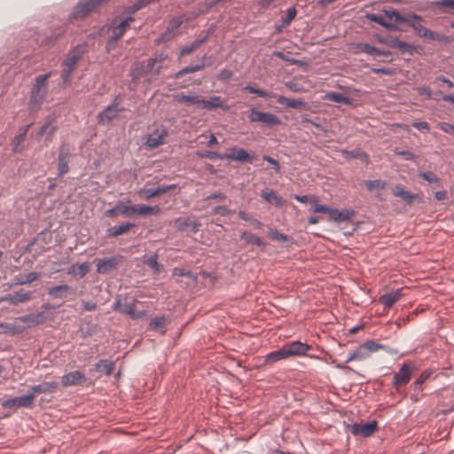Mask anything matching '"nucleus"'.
<instances>
[{
    "instance_id": "39448f33",
    "label": "nucleus",
    "mask_w": 454,
    "mask_h": 454,
    "mask_svg": "<svg viewBox=\"0 0 454 454\" xmlns=\"http://www.w3.org/2000/svg\"><path fill=\"white\" fill-rule=\"evenodd\" d=\"M18 323L24 327V332L27 328H31L44 323L48 317L43 311H36L27 315L18 317Z\"/></svg>"
},
{
    "instance_id": "ddd939ff",
    "label": "nucleus",
    "mask_w": 454,
    "mask_h": 454,
    "mask_svg": "<svg viewBox=\"0 0 454 454\" xmlns=\"http://www.w3.org/2000/svg\"><path fill=\"white\" fill-rule=\"evenodd\" d=\"M31 299L32 292L20 289L12 294L0 296V302L7 301L12 305H18L20 303L29 301Z\"/></svg>"
},
{
    "instance_id": "a211bd4d",
    "label": "nucleus",
    "mask_w": 454,
    "mask_h": 454,
    "mask_svg": "<svg viewBox=\"0 0 454 454\" xmlns=\"http://www.w3.org/2000/svg\"><path fill=\"white\" fill-rule=\"evenodd\" d=\"M121 256H112L99 260L97 265V271L101 274L107 273L116 268L120 262Z\"/></svg>"
},
{
    "instance_id": "a878e982",
    "label": "nucleus",
    "mask_w": 454,
    "mask_h": 454,
    "mask_svg": "<svg viewBox=\"0 0 454 454\" xmlns=\"http://www.w3.org/2000/svg\"><path fill=\"white\" fill-rule=\"evenodd\" d=\"M39 272H30L27 274L26 276L18 275L15 276L13 278V282L12 284H9L10 287L16 286H24V285H29L33 281L36 280L40 277Z\"/></svg>"
},
{
    "instance_id": "c03bdc74",
    "label": "nucleus",
    "mask_w": 454,
    "mask_h": 454,
    "mask_svg": "<svg viewBox=\"0 0 454 454\" xmlns=\"http://www.w3.org/2000/svg\"><path fill=\"white\" fill-rule=\"evenodd\" d=\"M273 55L284 61H286V62L292 64V65H296L298 67H303L306 65L305 61L296 59L294 58H290L286 53H284L282 51H276L273 52Z\"/></svg>"
},
{
    "instance_id": "393cba45",
    "label": "nucleus",
    "mask_w": 454,
    "mask_h": 454,
    "mask_svg": "<svg viewBox=\"0 0 454 454\" xmlns=\"http://www.w3.org/2000/svg\"><path fill=\"white\" fill-rule=\"evenodd\" d=\"M355 215V211L353 209H332L331 213V220L336 223L349 221Z\"/></svg>"
},
{
    "instance_id": "72a5a7b5",
    "label": "nucleus",
    "mask_w": 454,
    "mask_h": 454,
    "mask_svg": "<svg viewBox=\"0 0 454 454\" xmlns=\"http://www.w3.org/2000/svg\"><path fill=\"white\" fill-rule=\"evenodd\" d=\"M392 48L399 49L403 53H409L410 55H413L417 52V47L415 45L400 41L397 37L395 38Z\"/></svg>"
},
{
    "instance_id": "338daca9",
    "label": "nucleus",
    "mask_w": 454,
    "mask_h": 454,
    "mask_svg": "<svg viewBox=\"0 0 454 454\" xmlns=\"http://www.w3.org/2000/svg\"><path fill=\"white\" fill-rule=\"evenodd\" d=\"M419 176H421L424 180L427 181L430 184L438 183V177L433 174L432 172H420Z\"/></svg>"
},
{
    "instance_id": "aec40b11",
    "label": "nucleus",
    "mask_w": 454,
    "mask_h": 454,
    "mask_svg": "<svg viewBox=\"0 0 454 454\" xmlns=\"http://www.w3.org/2000/svg\"><path fill=\"white\" fill-rule=\"evenodd\" d=\"M200 106L208 111L217 108L227 110L229 108L228 105L223 103L219 96H213L209 99L200 98Z\"/></svg>"
},
{
    "instance_id": "052dcab7",
    "label": "nucleus",
    "mask_w": 454,
    "mask_h": 454,
    "mask_svg": "<svg viewBox=\"0 0 454 454\" xmlns=\"http://www.w3.org/2000/svg\"><path fill=\"white\" fill-rule=\"evenodd\" d=\"M244 90L250 92L258 95L261 98H270V93L261 89L254 88L251 85H247L244 87Z\"/></svg>"
},
{
    "instance_id": "c9c22d12",
    "label": "nucleus",
    "mask_w": 454,
    "mask_h": 454,
    "mask_svg": "<svg viewBox=\"0 0 454 454\" xmlns=\"http://www.w3.org/2000/svg\"><path fill=\"white\" fill-rule=\"evenodd\" d=\"M164 133L160 134L158 131L150 134L145 141V145L150 148H156L164 143Z\"/></svg>"
},
{
    "instance_id": "2f4dec72",
    "label": "nucleus",
    "mask_w": 454,
    "mask_h": 454,
    "mask_svg": "<svg viewBox=\"0 0 454 454\" xmlns=\"http://www.w3.org/2000/svg\"><path fill=\"white\" fill-rule=\"evenodd\" d=\"M240 239L248 244H252L262 248H265L267 246L261 238L249 231L241 232Z\"/></svg>"
},
{
    "instance_id": "f3484780",
    "label": "nucleus",
    "mask_w": 454,
    "mask_h": 454,
    "mask_svg": "<svg viewBox=\"0 0 454 454\" xmlns=\"http://www.w3.org/2000/svg\"><path fill=\"white\" fill-rule=\"evenodd\" d=\"M403 290V288H398L384 294L380 297V304H382L385 308L392 307L404 295Z\"/></svg>"
},
{
    "instance_id": "412c9836",
    "label": "nucleus",
    "mask_w": 454,
    "mask_h": 454,
    "mask_svg": "<svg viewBox=\"0 0 454 454\" xmlns=\"http://www.w3.org/2000/svg\"><path fill=\"white\" fill-rule=\"evenodd\" d=\"M86 45L87 43H83L74 47L69 51L67 58L64 61L75 67L76 63L82 59V57L85 53Z\"/></svg>"
},
{
    "instance_id": "37998d69",
    "label": "nucleus",
    "mask_w": 454,
    "mask_h": 454,
    "mask_svg": "<svg viewBox=\"0 0 454 454\" xmlns=\"http://www.w3.org/2000/svg\"><path fill=\"white\" fill-rule=\"evenodd\" d=\"M143 262L153 269L155 273H160V265L158 262L157 254L145 255L143 257Z\"/></svg>"
},
{
    "instance_id": "3c124183",
    "label": "nucleus",
    "mask_w": 454,
    "mask_h": 454,
    "mask_svg": "<svg viewBox=\"0 0 454 454\" xmlns=\"http://www.w3.org/2000/svg\"><path fill=\"white\" fill-rule=\"evenodd\" d=\"M356 49L371 55H381V50L376 48L375 46L370 45L368 43H357Z\"/></svg>"
},
{
    "instance_id": "5701e85b",
    "label": "nucleus",
    "mask_w": 454,
    "mask_h": 454,
    "mask_svg": "<svg viewBox=\"0 0 454 454\" xmlns=\"http://www.w3.org/2000/svg\"><path fill=\"white\" fill-rule=\"evenodd\" d=\"M120 20V22L114 28L113 33L116 35L117 37H121L125 31L130 27L131 23L135 20L134 18H123L121 16L116 17L114 20V23H116L117 20Z\"/></svg>"
},
{
    "instance_id": "69168bd1",
    "label": "nucleus",
    "mask_w": 454,
    "mask_h": 454,
    "mask_svg": "<svg viewBox=\"0 0 454 454\" xmlns=\"http://www.w3.org/2000/svg\"><path fill=\"white\" fill-rule=\"evenodd\" d=\"M213 213L216 215H220L222 216L230 215L234 213L233 210L227 208L224 206H216L213 208Z\"/></svg>"
},
{
    "instance_id": "774afa93",
    "label": "nucleus",
    "mask_w": 454,
    "mask_h": 454,
    "mask_svg": "<svg viewBox=\"0 0 454 454\" xmlns=\"http://www.w3.org/2000/svg\"><path fill=\"white\" fill-rule=\"evenodd\" d=\"M119 39L120 37H117L116 35H114V33L112 34L111 37L109 38L106 45V50L107 52H110L116 47Z\"/></svg>"
},
{
    "instance_id": "9b49d317",
    "label": "nucleus",
    "mask_w": 454,
    "mask_h": 454,
    "mask_svg": "<svg viewBox=\"0 0 454 454\" xmlns=\"http://www.w3.org/2000/svg\"><path fill=\"white\" fill-rule=\"evenodd\" d=\"M414 364L411 362L404 363L399 372L394 376V384L398 388L405 386L411 380Z\"/></svg>"
},
{
    "instance_id": "7ed1b4c3",
    "label": "nucleus",
    "mask_w": 454,
    "mask_h": 454,
    "mask_svg": "<svg viewBox=\"0 0 454 454\" xmlns=\"http://www.w3.org/2000/svg\"><path fill=\"white\" fill-rule=\"evenodd\" d=\"M51 74V73L50 72L35 77V83L30 91L29 106L31 108L37 109L43 102L48 91L47 80Z\"/></svg>"
},
{
    "instance_id": "0e129e2a",
    "label": "nucleus",
    "mask_w": 454,
    "mask_h": 454,
    "mask_svg": "<svg viewBox=\"0 0 454 454\" xmlns=\"http://www.w3.org/2000/svg\"><path fill=\"white\" fill-rule=\"evenodd\" d=\"M366 19L372 21V22H375V23H378L379 25L380 26H386V20L381 17L380 15H378V14H375V13H367L365 15Z\"/></svg>"
},
{
    "instance_id": "6e6d98bb",
    "label": "nucleus",
    "mask_w": 454,
    "mask_h": 454,
    "mask_svg": "<svg viewBox=\"0 0 454 454\" xmlns=\"http://www.w3.org/2000/svg\"><path fill=\"white\" fill-rule=\"evenodd\" d=\"M49 126H50V123L49 122H46L45 124H43L40 130L38 131V137H43L45 133H46V140L47 141H51V137L53 136V134L56 132L57 130V128L56 127H51L50 128L49 131L47 132V129H49Z\"/></svg>"
},
{
    "instance_id": "473e14b6",
    "label": "nucleus",
    "mask_w": 454,
    "mask_h": 454,
    "mask_svg": "<svg viewBox=\"0 0 454 454\" xmlns=\"http://www.w3.org/2000/svg\"><path fill=\"white\" fill-rule=\"evenodd\" d=\"M135 225L132 223H125L118 226H113L107 229L106 233L108 237H117L129 231Z\"/></svg>"
},
{
    "instance_id": "4be33fe9",
    "label": "nucleus",
    "mask_w": 454,
    "mask_h": 454,
    "mask_svg": "<svg viewBox=\"0 0 454 454\" xmlns=\"http://www.w3.org/2000/svg\"><path fill=\"white\" fill-rule=\"evenodd\" d=\"M24 332V327L18 323V318H14L12 322L0 323V333L9 335H15Z\"/></svg>"
},
{
    "instance_id": "c85d7f7f",
    "label": "nucleus",
    "mask_w": 454,
    "mask_h": 454,
    "mask_svg": "<svg viewBox=\"0 0 454 454\" xmlns=\"http://www.w3.org/2000/svg\"><path fill=\"white\" fill-rule=\"evenodd\" d=\"M174 101L178 103H184L185 105H200V97L197 94L192 95H184L183 93H177L173 96Z\"/></svg>"
},
{
    "instance_id": "b1692460",
    "label": "nucleus",
    "mask_w": 454,
    "mask_h": 454,
    "mask_svg": "<svg viewBox=\"0 0 454 454\" xmlns=\"http://www.w3.org/2000/svg\"><path fill=\"white\" fill-rule=\"evenodd\" d=\"M58 387V383L56 381L50 382H43L39 385L33 386L31 387V393L29 395H34V398L37 394H48L53 393Z\"/></svg>"
},
{
    "instance_id": "6e6552de",
    "label": "nucleus",
    "mask_w": 454,
    "mask_h": 454,
    "mask_svg": "<svg viewBox=\"0 0 454 454\" xmlns=\"http://www.w3.org/2000/svg\"><path fill=\"white\" fill-rule=\"evenodd\" d=\"M348 429L353 435H361L363 437H369L375 431H377L378 423L375 420H372V421L365 423V424L354 423L351 425H348Z\"/></svg>"
},
{
    "instance_id": "2eb2a0df",
    "label": "nucleus",
    "mask_w": 454,
    "mask_h": 454,
    "mask_svg": "<svg viewBox=\"0 0 454 454\" xmlns=\"http://www.w3.org/2000/svg\"><path fill=\"white\" fill-rule=\"evenodd\" d=\"M223 158L226 160H235L239 162H249L252 163L254 160V155L247 153L243 148L234 147L230 150L229 153L223 155Z\"/></svg>"
},
{
    "instance_id": "f257e3e1",
    "label": "nucleus",
    "mask_w": 454,
    "mask_h": 454,
    "mask_svg": "<svg viewBox=\"0 0 454 454\" xmlns=\"http://www.w3.org/2000/svg\"><path fill=\"white\" fill-rule=\"evenodd\" d=\"M403 23L408 24L419 36L427 40L438 41L443 43L450 42V38L449 36L426 28L423 26V19L418 14L411 12L407 13Z\"/></svg>"
},
{
    "instance_id": "bb28decb",
    "label": "nucleus",
    "mask_w": 454,
    "mask_h": 454,
    "mask_svg": "<svg viewBox=\"0 0 454 454\" xmlns=\"http://www.w3.org/2000/svg\"><path fill=\"white\" fill-rule=\"evenodd\" d=\"M174 187H175L174 184H170V185L159 186L157 188H147V189L145 188V189L141 190L140 193L145 198L151 199V198L159 196L160 194L166 193L167 192H168L169 190H171Z\"/></svg>"
},
{
    "instance_id": "0eeeda50",
    "label": "nucleus",
    "mask_w": 454,
    "mask_h": 454,
    "mask_svg": "<svg viewBox=\"0 0 454 454\" xmlns=\"http://www.w3.org/2000/svg\"><path fill=\"white\" fill-rule=\"evenodd\" d=\"M157 63L155 62V59L153 58H150L147 59L146 64L144 62H139L136 64V66L132 69V74L133 78H138L144 74H151L153 73L154 75H159L160 73V70L162 68L161 65H158L155 67Z\"/></svg>"
},
{
    "instance_id": "c756f323",
    "label": "nucleus",
    "mask_w": 454,
    "mask_h": 454,
    "mask_svg": "<svg viewBox=\"0 0 454 454\" xmlns=\"http://www.w3.org/2000/svg\"><path fill=\"white\" fill-rule=\"evenodd\" d=\"M210 35V31H208L204 36L196 39L191 44L185 45L180 51V56L187 55L197 50L200 45H202L208 38Z\"/></svg>"
},
{
    "instance_id": "4c0bfd02",
    "label": "nucleus",
    "mask_w": 454,
    "mask_h": 454,
    "mask_svg": "<svg viewBox=\"0 0 454 454\" xmlns=\"http://www.w3.org/2000/svg\"><path fill=\"white\" fill-rule=\"evenodd\" d=\"M71 291V287L67 285H59L48 290V294L53 298H63L67 292Z\"/></svg>"
},
{
    "instance_id": "a19ab883",
    "label": "nucleus",
    "mask_w": 454,
    "mask_h": 454,
    "mask_svg": "<svg viewBox=\"0 0 454 454\" xmlns=\"http://www.w3.org/2000/svg\"><path fill=\"white\" fill-rule=\"evenodd\" d=\"M90 270V266L88 262H82L81 264L72 265L68 273L73 274L74 276H78L80 278H83Z\"/></svg>"
},
{
    "instance_id": "cd10ccee",
    "label": "nucleus",
    "mask_w": 454,
    "mask_h": 454,
    "mask_svg": "<svg viewBox=\"0 0 454 454\" xmlns=\"http://www.w3.org/2000/svg\"><path fill=\"white\" fill-rule=\"evenodd\" d=\"M262 198L268 203L273 204L277 207L283 205V200L273 190L266 188L262 191Z\"/></svg>"
},
{
    "instance_id": "4d7b16f0",
    "label": "nucleus",
    "mask_w": 454,
    "mask_h": 454,
    "mask_svg": "<svg viewBox=\"0 0 454 454\" xmlns=\"http://www.w3.org/2000/svg\"><path fill=\"white\" fill-rule=\"evenodd\" d=\"M268 235L274 240H278L280 242H288L290 240L289 236L280 233L278 230L270 228L268 231Z\"/></svg>"
},
{
    "instance_id": "423d86ee",
    "label": "nucleus",
    "mask_w": 454,
    "mask_h": 454,
    "mask_svg": "<svg viewBox=\"0 0 454 454\" xmlns=\"http://www.w3.org/2000/svg\"><path fill=\"white\" fill-rule=\"evenodd\" d=\"M113 309L121 313L129 315L131 318H138L145 315L144 312L137 313L135 311V300L125 298L117 300L113 305Z\"/></svg>"
},
{
    "instance_id": "a18cd8bd",
    "label": "nucleus",
    "mask_w": 454,
    "mask_h": 454,
    "mask_svg": "<svg viewBox=\"0 0 454 454\" xmlns=\"http://www.w3.org/2000/svg\"><path fill=\"white\" fill-rule=\"evenodd\" d=\"M219 4L216 0H205L197 6V14L208 12L215 4Z\"/></svg>"
},
{
    "instance_id": "f8f14e48",
    "label": "nucleus",
    "mask_w": 454,
    "mask_h": 454,
    "mask_svg": "<svg viewBox=\"0 0 454 454\" xmlns=\"http://www.w3.org/2000/svg\"><path fill=\"white\" fill-rule=\"evenodd\" d=\"M382 348L381 345L376 342H364L360 345L356 350L351 354L350 360H362L369 356L372 353L378 351Z\"/></svg>"
},
{
    "instance_id": "680f3d73",
    "label": "nucleus",
    "mask_w": 454,
    "mask_h": 454,
    "mask_svg": "<svg viewBox=\"0 0 454 454\" xmlns=\"http://www.w3.org/2000/svg\"><path fill=\"white\" fill-rule=\"evenodd\" d=\"M342 154L347 159H357L365 156V154L360 150H352V151H342Z\"/></svg>"
},
{
    "instance_id": "603ef678",
    "label": "nucleus",
    "mask_w": 454,
    "mask_h": 454,
    "mask_svg": "<svg viewBox=\"0 0 454 454\" xmlns=\"http://www.w3.org/2000/svg\"><path fill=\"white\" fill-rule=\"evenodd\" d=\"M297 13V11L294 7L289 8L286 12V18L282 20L281 26L278 28V31H281L283 27H286L290 25V23L294 20Z\"/></svg>"
},
{
    "instance_id": "20e7f679",
    "label": "nucleus",
    "mask_w": 454,
    "mask_h": 454,
    "mask_svg": "<svg viewBox=\"0 0 454 454\" xmlns=\"http://www.w3.org/2000/svg\"><path fill=\"white\" fill-rule=\"evenodd\" d=\"M248 119L251 122H262L269 127H274L281 123L279 118L274 114L261 112L254 108L250 110Z\"/></svg>"
},
{
    "instance_id": "e433bc0d",
    "label": "nucleus",
    "mask_w": 454,
    "mask_h": 454,
    "mask_svg": "<svg viewBox=\"0 0 454 454\" xmlns=\"http://www.w3.org/2000/svg\"><path fill=\"white\" fill-rule=\"evenodd\" d=\"M168 319L165 317H155L150 322V328L159 333H164Z\"/></svg>"
},
{
    "instance_id": "e2e57ef3",
    "label": "nucleus",
    "mask_w": 454,
    "mask_h": 454,
    "mask_svg": "<svg viewBox=\"0 0 454 454\" xmlns=\"http://www.w3.org/2000/svg\"><path fill=\"white\" fill-rule=\"evenodd\" d=\"M97 329H98V325H97L86 324L85 325L81 327L82 336L84 337V338L87 335L88 336H91L92 335V332H96Z\"/></svg>"
},
{
    "instance_id": "5fc2aeb1",
    "label": "nucleus",
    "mask_w": 454,
    "mask_h": 454,
    "mask_svg": "<svg viewBox=\"0 0 454 454\" xmlns=\"http://www.w3.org/2000/svg\"><path fill=\"white\" fill-rule=\"evenodd\" d=\"M366 189L370 192L374 190H383L386 187V182L380 179L369 180L365 182Z\"/></svg>"
},
{
    "instance_id": "13d9d810",
    "label": "nucleus",
    "mask_w": 454,
    "mask_h": 454,
    "mask_svg": "<svg viewBox=\"0 0 454 454\" xmlns=\"http://www.w3.org/2000/svg\"><path fill=\"white\" fill-rule=\"evenodd\" d=\"M183 23V20L181 17H176L172 19L168 26V31L171 33L172 35H176L180 26Z\"/></svg>"
},
{
    "instance_id": "f03ea898",
    "label": "nucleus",
    "mask_w": 454,
    "mask_h": 454,
    "mask_svg": "<svg viewBox=\"0 0 454 454\" xmlns=\"http://www.w3.org/2000/svg\"><path fill=\"white\" fill-rule=\"evenodd\" d=\"M309 348L306 342H290L285 345L282 348L267 355L265 362L267 364H272L288 356H302L306 354Z\"/></svg>"
},
{
    "instance_id": "79ce46f5",
    "label": "nucleus",
    "mask_w": 454,
    "mask_h": 454,
    "mask_svg": "<svg viewBox=\"0 0 454 454\" xmlns=\"http://www.w3.org/2000/svg\"><path fill=\"white\" fill-rule=\"evenodd\" d=\"M325 98L333 101V102H336V103L344 104V105L351 104V98H349L348 97H346L339 92H333V91L328 92L325 94Z\"/></svg>"
},
{
    "instance_id": "49530a36",
    "label": "nucleus",
    "mask_w": 454,
    "mask_h": 454,
    "mask_svg": "<svg viewBox=\"0 0 454 454\" xmlns=\"http://www.w3.org/2000/svg\"><path fill=\"white\" fill-rule=\"evenodd\" d=\"M239 216L240 219L246 221V222H248L251 225H253L255 229H262V223L260 222L259 220L255 219V218H253L249 215V214H247V212L243 211V210H240L239 212Z\"/></svg>"
},
{
    "instance_id": "bf43d9fd",
    "label": "nucleus",
    "mask_w": 454,
    "mask_h": 454,
    "mask_svg": "<svg viewBox=\"0 0 454 454\" xmlns=\"http://www.w3.org/2000/svg\"><path fill=\"white\" fill-rule=\"evenodd\" d=\"M384 14L388 18H394L396 22L403 23L405 21L406 15H402L400 12L395 10H384Z\"/></svg>"
},
{
    "instance_id": "4468645a",
    "label": "nucleus",
    "mask_w": 454,
    "mask_h": 454,
    "mask_svg": "<svg viewBox=\"0 0 454 454\" xmlns=\"http://www.w3.org/2000/svg\"><path fill=\"white\" fill-rule=\"evenodd\" d=\"M34 404V395H26L15 398H11L4 401L2 406L4 408H17L25 407L31 408Z\"/></svg>"
},
{
    "instance_id": "09e8293b",
    "label": "nucleus",
    "mask_w": 454,
    "mask_h": 454,
    "mask_svg": "<svg viewBox=\"0 0 454 454\" xmlns=\"http://www.w3.org/2000/svg\"><path fill=\"white\" fill-rule=\"evenodd\" d=\"M61 67H62L61 78L63 80V82L67 83L70 80L72 73H73V71L74 69V66L70 65V64L63 61L62 64H61Z\"/></svg>"
},
{
    "instance_id": "dca6fc26",
    "label": "nucleus",
    "mask_w": 454,
    "mask_h": 454,
    "mask_svg": "<svg viewBox=\"0 0 454 454\" xmlns=\"http://www.w3.org/2000/svg\"><path fill=\"white\" fill-rule=\"evenodd\" d=\"M122 111V108L118 106V104L113 103L108 106L103 111H101L98 115V121L99 124L106 125L108 124L112 120L117 117L118 114Z\"/></svg>"
},
{
    "instance_id": "6ab92c4d",
    "label": "nucleus",
    "mask_w": 454,
    "mask_h": 454,
    "mask_svg": "<svg viewBox=\"0 0 454 454\" xmlns=\"http://www.w3.org/2000/svg\"><path fill=\"white\" fill-rule=\"evenodd\" d=\"M175 228L179 231H184L187 228H191L192 232H197L200 226L198 221L192 220L189 217H178L174 221Z\"/></svg>"
},
{
    "instance_id": "ea45409f",
    "label": "nucleus",
    "mask_w": 454,
    "mask_h": 454,
    "mask_svg": "<svg viewBox=\"0 0 454 454\" xmlns=\"http://www.w3.org/2000/svg\"><path fill=\"white\" fill-rule=\"evenodd\" d=\"M119 214L125 216H131L136 214L137 206L130 205V201L126 202L119 201L118 203Z\"/></svg>"
},
{
    "instance_id": "1a4fd4ad",
    "label": "nucleus",
    "mask_w": 454,
    "mask_h": 454,
    "mask_svg": "<svg viewBox=\"0 0 454 454\" xmlns=\"http://www.w3.org/2000/svg\"><path fill=\"white\" fill-rule=\"evenodd\" d=\"M71 155V146L69 144L64 143L59 147L58 155V171L59 176H62L69 171V159Z\"/></svg>"
},
{
    "instance_id": "de8ad7c7",
    "label": "nucleus",
    "mask_w": 454,
    "mask_h": 454,
    "mask_svg": "<svg viewBox=\"0 0 454 454\" xmlns=\"http://www.w3.org/2000/svg\"><path fill=\"white\" fill-rule=\"evenodd\" d=\"M393 193H394V195L395 197H399V198H401L402 200H403L404 201H406L408 203H411L412 200H413V198H414L413 194H411V192L403 190L400 186H395Z\"/></svg>"
},
{
    "instance_id": "9d476101",
    "label": "nucleus",
    "mask_w": 454,
    "mask_h": 454,
    "mask_svg": "<svg viewBox=\"0 0 454 454\" xmlns=\"http://www.w3.org/2000/svg\"><path fill=\"white\" fill-rule=\"evenodd\" d=\"M87 382L86 375L80 371H72L61 377L63 387L82 386Z\"/></svg>"
},
{
    "instance_id": "58836bf2",
    "label": "nucleus",
    "mask_w": 454,
    "mask_h": 454,
    "mask_svg": "<svg viewBox=\"0 0 454 454\" xmlns=\"http://www.w3.org/2000/svg\"><path fill=\"white\" fill-rule=\"evenodd\" d=\"M160 210L159 206L138 205L136 214L138 215H158Z\"/></svg>"
},
{
    "instance_id": "8fccbe9b",
    "label": "nucleus",
    "mask_w": 454,
    "mask_h": 454,
    "mask_svg": "<svg viewBox=\"0 0 454 454\" xmlns=\"http://www.w3.org/2000/svg\"><path fill=\"white\" fill-rule=\"evenodd\" d=\"M25 139L26 137L24 136V133H19L14 137L12 143L13 153H19L23 150L22 144L25 141Z\"/></svg>"
},
{
    "instance_id": "f704fd0d",
    "label": "nucleus",
    "mask_w": 454,
    "mask_h": 454,
    "mask_svg": "<svg viewBox=\"0 0 454 454\" xmlns=\"http://www.w3.org/2000/svg\"><path fill=\"white\" fill-rule=\"evenodd\" d=\"M204 59H205V57L202 59L201 62L199 64L184 67L182 69H180L177 73L175 74V75H174L175 79H179L180 77H182L187 74H191V73H194V72L202 70L206 67V65L204 63Z\"/></svg>"
},
{
    "instance_id": "7c9ffc66",
    "label": "nucleus",
    "mask_w": 454,
    "mask_h": 454,
    "mask_svg": "<svg viewBox=\"0 0 454 454\" xmlns=\"http://www.w3.org/2000/svg\"><path fill=\"white\" fill-rule=\"evenodd\" d=\"M277 102L290 108L306 107L308 105L302 99H291L284 96H278Z\"/></svg>"
},
{
    "instance_id": "864d4df0",
    "label": "nucleus",
    "mask_w": 454,
    "mask_h": 454,
    "mask_svg": "<svg viewBox=\"0 0 454 454\" xmlns=\"http://www.w3.org/2000/svg\"><path fill=\"white\" fill-rule=\"evenodd\" d=\"M114 363L108 360H100L97 364V369L99 372H104L106 374L109 375L112 373L114 370Z\"/></svg>"
}]
</instances>
